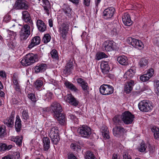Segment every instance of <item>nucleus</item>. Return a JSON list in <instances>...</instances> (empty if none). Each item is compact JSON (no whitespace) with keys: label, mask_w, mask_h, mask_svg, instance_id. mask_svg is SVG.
I'll list each match as a JSON object with an SVG mask.
<instances>
[{"label":"nucleus","mask_w":159,"mask_h":159,"mask_svg":"<svg viewBox=\"0 0 159 159\" xmlns=\"http://www.w3.org/2000/svg\"><path fill=\"white\" fill-rule=\"evenodd\" d=\"M22 115L23 118L25 121H26L29 118L28 112L26 110H24L23 111L22 113Z\"/></svg>","instance_id":"obj_47"},{"label":"nucleus","mask_w":159,"mask_h":159,"mask_svg":"<svg viewBox=\"0 0 159 159\" xmlns=\"http://www.w3.org/2000/svg\"><path fill=\"white\" fill-rule=\"evenodd\" d=\"M122 21L124 25L127 26H129L132 24L129 15L125 13L122 18Z\"/></svg>","instance_id":"obj_22"},{"label":"nucleus","mask_w":159,"mask_h":159,"mask_svg":"<svg viewBox=\"0 0 159 159\" xmlns=\"http://www.w3.org/2000/svg\"><path fill=\"white\" fill-rule=\"evenodd\" d=\"M22 18L24 21L33 25V23L30 15L27 11H22Z\"/></svg>","instance_id":"obj_18"},{"label":"nucleus","mask_w":159,"mask_h":159,"mask_svg":"<svg viewBox=\"0 0 159 159\" xmlns=\"http://www.w3.org/2000/svg\"><path fill=\"white\" fill-rule=\"evenodd\" d=\"M114 42L113 41L107 40L104 42L102 45L103 50L110 52L115 49Z\"/></svg>","instance_id":"obj_11"},{"label":"nucleus","mask_w":159,"mask_h":159,"mask_svg":"<svg viewBox=\"0 0 159 159\" xmlns=\"http://www.w3.org/2000/svg\"><path fill=\"white\" fill-rule=\"evenodd\" d=\"M62 9L66 15L69 16L70 15L71 9L68 5L64 4L63 6Z\"/></svg>","instance_id":"obj_32"},{"label":"nucleus","mask_w":159,"mask_h":159,"mask_svg":"<svg viewBox=\"0 0 159 159\" xmlns=\"http://www.w3.org/2000/svg\"><path fill=\"white\" fill-rule=\"evenodd\" d=\"M11 19V17L10 16L8 15H6L4 17L3 21H4L6 23H7Z\"/></svg>","instance_id":"obj_50"},{"label":"nucleus","mask_w":159,"mask_h":159,"mask_svg":"<svg viewBox=\"0 0 159 159\" xmlns=\"http://www.w3.org/2000/svg\"><path fill=\"white\" fill-rule=\"evenodd\" d=\"M21 40H25L30 34V27L28 24L23 25L19 32Z\"/></svg>","instance_id":"obj_4"},{"label":"nucleus","mask_w":159,"mask_h":159,"mask_svg":"<svg viewBox=\"0 0 159 159\" xmlns=\"http://www.w3.org/2000/svg\"><path fill=\"white\" fill-rule=\"evenodd\" d=\"M107 55L104 52H99L96 53L95 59L97 60H99L104 58H107Z\"/></svg>","instance_id":"obj_37"},{"label":"nucleus","mask_w":159,"mask_h":159,"mask_svg":"<svg viewBox=\"0 0 159 159\" xmlns=\"http://www.w3.org/2000/svg\"><path fill=\"white\" fill-rule=\"evenodd\" d=\"M81 86L84 91H86L88 89V84L86 82L85 83L81 85Z\"/></svg>","instance_id":"obj_55"},{"label":"nucleus","mask_w":159,"mask_h":159,"mask_svg":"<svg viewBox=\"0 0 159 159\" xmlns=\"http://www.w3.org/2000/svg\"><path fill=\"white\" fill-rule=\"evenodd\" d=\"M100 66L102 71L103 74H107L108 73L110 68L107 62L102 63Z\"/></svg>","instance_id":"obj_30"},{"label":"nucleus","mask_w":159,"mask_h":159,"mask_svg":"<svg viewBox=\"0 0 159 159\" xmlns=\"http://www.w3.org/2000/svg\"><path fill=\"white\" fill-rule=\"evenodd\" d=\"M113 132L114 135L117 137H120L121 134L125 132V129L120 126H117L114 128Z\"/></svg>","instance_id":"obj_16"},{"label":"nucleus","mask_w":159,"mask_h":159,"mask_svg":"<svg viewBox=\"0 0 159 159\" xmlns=\"http://www.w3.org/2000/svg\"><path fill=\"white\" fill-rule=\"evenodd\" d=\"M68 159H77L76 157L72 153L68 155Z\"/></svg>","instance_id":"obj_59"},{"label":"nucleus","mask_w":159,"mask_h":159,"mask_svg":"<svg viewBox=\"0 0 159 159\" xmlns=\"http://www.w3.org/2000/svg\"><path fill=\"white\" fill-rule=\"evenodd\" d=\"M134 85V83L133 80H131L128 81L125 84V92L126 93H130L132 90L133 87Z\"/></svg>","instance_id":"obj_17"},{"label":"nucleus","mask_w":159,"mask_h":159,"mask_svg":"<svg viewBox=\"0 0 159 159\" xmlns=\"http://www.w3.org/2000/svg\"><path fill=\"white\" fill-rule=\"evenodd\" d=\"M147 146L145 144L141 143L140 144V148H139V151L141 152H143L145 151Z\"/></svg>","instance_id":"obj_48"},{"label":"nucleus","mask_w":159,"mask_h":159,"mask_svg":"<svg viewBox=\"0 0 159 159\" xmlns=\"http://www.w3.org/2000/svg\"><path fill=\"white\" fill-rule=\"evenodd\" d=\"M67 29L68 26L65 24H62V27L60 28V32L61 34V37L63 39H65L66 38L67 33Z\"/></svg>","instance_id":"obj_29"},{"label":"nucleus","mask_w":159,"mask_h":159,"mask_svg":"<svg viewBox=\"0 0 159 159\" xmlns=\"http://www.w3.org/2000/svg\"><path fill=\"white\" fill-rule=\"evenodd\" d=\"M15 112L12 111L10 116L3 120V122L8 127L12 128L14 126V118L15 115Z\"/></svg>","instance_id":"obj_10"},{"label":"nucleus","mask_w":159,"mask_h":159,"mask_svg":"<svg viewBox=\"0 0 159 159\" xmlns=\"http://www.w3.org/2000/svg\"><path fill=\"white\" fill-rule=\"evenodd\" d=\"M70 148L74 151L75 150L78 152H81V147L76 143H72L70 145Z\"/></svg>","instance_id":"obj_38"},{"label":"nucleus","mask_w":159,"mask_h":159,"mask_svg":"<svg viewBox=\"0 0 159 159\" xmlns=\"http://www.w3.org/2000/svg\"><path fill=\"white\" fill-rule=\"evenodd\" d=\"M99 91L100 93L103 95H109L113 93L114 88L110 85L103 84L100 86Z\"/></svg>","instance_id":"obj_5"},{"label":"nucleus","mask_w":159,"mask_h":159,"mask_svg":"<svg viewBox=\"0 0 159 159\" xmlns=\"http://www.w3.org/2000/svg\"><path fill=\"white\" fill-rule=\"evenodd\" d=\"M128 41L129 44L136 48L141 49L144 47V45L140 40L129 37V38Z\"/></svg>","instance_id":"obj_9"},{"label":"nucleus","mask_w":159,"mask_h":159,"mask_svg":"<svg viewBox=\"0 0 159 159\" xmlns=\"http://www.w3.org/2000/svg\"><path fill=\"white\" fill-rule=\"evenodd\" d=\"M90 0H84V4L87 7L90 5Z\"/></svg>","instance_id":"obj_60"},{"label":"nucleus","mask_w":159,"mask_h":159,"mask_svg":"<svg viewBox=\"0 0 159 159\" xmlns=\"http://www.w3.org/2000/svg\"><path fill=\"white\" fill-rule=\"evenodd\" d=\"M43 149L45 151H48L50 147V141L47 137H44L43 139Z\"/></svg>","instance_id":"obj_26"},{"label":"nucleus","mask_w":159,"mask_h":159,"mask_svg":"<svg viewBox=\"0 0 159 159\" xmlns=\"http://www.w3.org/2000/svg\"><path fill=\"white\" fill-rule=\"evenodd\" d=\"M14 88L18 92H20V89L19 84H17V85H15L14 86Z\"/></svg>","instance_id":"obj_62"},{"label":"nucleus","mask_w":159,"mask_h":159,"mask_svg":"<svg viewBox=\"0 0 159 159\" xmlns=\"http://www.w3.org/2000/svg\"><path fill=\"white\" fill-rule=\"evenodd\" d=\"M122 116L123 121L126 125L132 124L134 118V116L129 111L124 112Z\"/></svg>","instance_id":"obj_6"},{"label":"nucleus","mask_w":159,"mask_h":159,"mask_svg":"<svg viewBox=\"0 0 159 159\" xmlns=\"http://www.w3.org/2000/svg\"><path fill=\"white\" fill-rule=\"evenodd\" d=\"M154 70L152 68L149 69L146 73L141 75L140 79L143 82H146L148 81L153 75Z\"/></svg>","instance_id":"obj_12"},{"label":"nucleus","mask_w":159,"mask_h":159,"mask_svg":"<svg viewBox=\"0 0 159 159\" xmlns=\"http://www.w3.org/2000/svg\"><path fill=\"white\" fill-rule=\"evenodd\" d=\"M86 159H94L95 157L92 152H88L85 157Z\"/></svg>","instance_id":"obj_46"},{"label":"nucleus","mask_w":159,"mask_h":159,"mask_svg":"<svg viewBox=\"0 0 159 159\" xmlns=\"http://www.w3.org/2000/svg\"><path fill=\"white\" fill-rule=\"evenodd\" d=\"M43 84V82L41 80H37L34 82V85L35 88L39 90Z\"/></svg>","instance_id":"obj_34"},{"label":"nucleus","mask_w":159,"mask_h":159,"mask_svg":"<svg viewBox=\"0 0 159 159\" xmlns=\"http://www.w3.org/2000/svg\"><path fill=\"white\" fill-rule=\"evenodd\" d=\"M2 159H13L12 156L11 155H8L4 157H2Z\"/></svg>","instance_id":"obj_63"},{"label":"nucleus","mask_w":159,"mask_h":159,"mask_svg":"<svg viewBox=\"0 0 159 159\" xmlns=\"http://www.w3.org/2000/svg\"><path fill=\"white\" fill-rule=\"evenodd\" d=\"M37 26L39 30L41 32H43L46 30V26L45 24L40 20H37Z\"/></svg>","instance_id":"obj_24"},{"label":"nucleus","mask_w":159,"mask_h":159,"mask_svg":"<svg viewBox=\"0 0 159 159\" xmlns=\"http://www.w3.org/2000/svg\"><path fill=\"white\" fill-rule=\"evenodd\" d=\"M76 80L77 82L80 84V86L86 82L83 79L81 78L77 79Z\"/></svg>","instance_id":"obj_52"},{"label":"nucleus","mask_w":159,"mask_h":159,"mask_svg":"<svg viewBox=\"0 0 159 159\" xmlns=\"http://www.w3.org/2000/svg\"><path fill=\"white\" fill-rule=\"evenodd\" d=\"M38 60V56L36 54L30 53L26 54L21 61V64L25 66L33 64Z\"/></svg>","instance_id":"obj_2"},{"label":"nucleus","mask_w":159,"mask_h":159,"mask_svg":"<svg viewBox=\"0 0 159 159\" xmlns=\"http://www.w3.org/2000/svg\"><path fill=\"white\" fill-rule=\"evenodd\" d=\"M74 69V63L73 61L71 60L69 61L65 66L64 69V73L65 74L69 75L72 72Z\"/></svg>","instance_id":"obj_15"},{"label":"nucleus","mask_w":159,"mask_h":159,"mask_svg":"<svg viewBox=\"0 0 159 159\" xmlns=\"http://www.w3.org/2000/svg\"><path fill=\"white\" fill-rule=\"evenodd\" d=\"M154 86L155 88L156 89V93L159 96V80H155L154 82Z\"/></svg>","instance_id":"obj_43"},{"label":"nucleus","mask_w":159,"mask_h":159,"mask_svg":"<svg viewBox=\"0 0 159 159\" xmlns=\"http://www.w3.org/2000/svg\"><path fill=\"white\" fill-rule=\"evenodd\" d=\"M50 111L53 113L55 118L61 125H65L66 123L65 115L62 112V109L60 104L54 102L51 105Z\"/></svg>","instance_id":"obj_1"},{"label":"nucleus","mask_w":159,"mask_h":159,"mask_svg":"<svg viewBox=\"0 0 159 159\" xmlns=\"http://www.w3.org/2000/svg\"><path fill=\"white\" fill-rule=\"evenodd\" d=\"M69 117L73 121V122L74 123L78 124L79 120L76 117L72 114H70L69 116Z\"/></svg>","instance_id":"obj_45"},{"label":"nucleus","mask_w":159,"mask_h":159,"mask_svg":"<svg viewBox=\"0 0 159 159\" xmlns=\"http://www.w3.org/2000/svg\"><path fill=\"white\" fill-rule=\"evenodd\" d=\"M27 97L32 102H36L37 98L34 93H30L28 94Z\"/></svg>","instance_id":"obj_40"},{"label":"nucleus","mask_w":159,"mask_h":159,"mask_svg":"<svg viewBox=\"0 0 159 159\" xmlns=\"http://www.w3.org/2000/svg\"><path fill=\"white\" fill-rule=\"evenodd\" d=\"M65 98L66 101L72 106L76 107L79 105V102L71 94H68Z\"/></svg>","instance_id":"obj_14"},{"label":"nucleus","mask_w":159,"mask_h":159,"mask_svg":"<svg viewBox=\"0 0 159 159\" xmlns=\"http://www.w3.org/2000/svg\"><path fill=\"white\" fill-rule=\"evenodd\" d=\"M52 57L56 60H58V57L57 51L55 49L52 50L50 52Z\"/></svg>","instance_id":"obj_39"},{"label":"nucleus","mask_w":159,"mask_h":159,"mask_svg":"<svg viewBox=\"0 0 159 159\" xmlns=\"http://www.w3.org/2000/svg\"><path fill=\"white\" fill-rule=\"evenodd\" d=\"M21 120L18 115L16 116L15 123V128L16 131L19 133L21 130L22 127Z\"/></svg>","instance_id":"obj_23"},{"label":"nucleus","mask_w":159,"mask_h":159,"mask_svg":"<svg viewBox=\"0 0 159 159\" xmlns=\"http://www.w3.org/2000/svg\"><path fill=\"white\" fill-rule=\"evenodd\" d=\"M135 72V69L133 67H131L125 73L124 78L126 80H129L133 77Z\"/></svg>","instance_id":"obj_19"},{"label":"nucleus","mask_w":159,"mask_h":159,"mask_svg":"<svg viewBox=\"0 0 159 159\" xmlns=\"http://www.w3.org/2000/svg\"><path fill=\"white\" fill-rule=\"evenodd\" d=\"M55 135L57 137L59 136L58 128L57 127L52 128L49 132V136L50 138H53V136Z\"/></svg>","instance_id":"obj_28"},{"label":"nucleus","mask_w":159,"mask_h":159,"mask_svg":"<svg viewBox=\"0 0 159 159\" xmlns=\"http://www.w3.org/2000/svg\"><path fill=\"white\" fill-rule=\"evenodd\" d=\"M51 39V37L49 34H44L43 39V40L44 43H47L50 41Z\"/></svg>","instance_id":"obj_42"},{"label":"nucleus","mask_w":159,"mask_h":159,"mask_svg":"<svg viewBox=\"0 0 159 159\" xmlns=\"http://www.w3.org/2000/svg\"><path fill=\"white\" fill-rule=\"evenodd\" d=\"M123 159H131L130 156L127 152L123 155Z\"/></svg>","instance_id":"obj_58"},{"label":"nucleus","mask_w":159,"mask_h":159,"mask_svg":"<svg viewBox=\"0 0 159 159\" xmlns=\"http://www.w3.org/2000/svg\"><path fill=\"white\" fill-rule=\"evenodd\" d=\"M109 132L105 133L102 134V135L104 138L106 139H109L110 138V136L108 134Z\"/></svg>","instance_id":"obj_64"},{"label":"nucleus","mask_w":159,"mask_h":159,"mask_svg":"<svg viewBox=\"0 0 159 159\" xmlns=\"http://www.w3.org/2000/svg\"><path fill=\"white\" fill-rule=\"evenodd\" d=\"M11 141L16 143V144L18 146H20L21 145L22 140V138L19 137L18 136H16L15 137H12L11 138Z\"/></svg>","instance_id":"obj_36"},{"label":"nucleus","mask_w":159,"mask_h":159,"mask_svg":"<svg viewBox=\"0 0 159 159\" xmlns=\"http://www.w3.org/2000/svg\"><path fill=\"white\" fill-rule=\"evenodd\" d=\"M0 126V138H2L4 137L6 134L5 132L6 126Z\"/></svg>","instance_id":"obj_41"},{"label":"nucleus","mask_w":159,"mask_h":159,"mask_svg":"<svg viewBox=\"0 0 159 159\" xmlns=\"http://www.w3.org/2000/svg\"><path fill=\"white\" fill-rule=\"evenodd\" d=\"M157 130H156V132L154 133V136L155 139H157L159 137V129L157 128Z\"/></svg>","instance_id":"obj_54"},{"label":"nucleus","mask_w":159,"mask_h":159,"mask_svg":"<svg viewBox=\"0 0 159 159\" xmlns=\"http://www.w3.org/2000/svg\"><path fill=\"white\" fill-rule=\"evenodd\" d=\"M12 147V145H7L5 143H0V151H3L6 150H8L11 149Z\"/></svg>","instance_id":"obj_33"},{"label":"nucleus","mask_w":159,"mask_h":159,"mask_svg":"<svg viewBox=\"0 0 159 159\" xmlns=\"http://www.w3.org/2000/svg\"><path fill=\"white\" fill-rule=\"evenodd\" d=\"M12 156V158L14 159H20V154L19 152H16L13 155H11Z\"/></svg>","instance_id":"obj_49"},{"label":"nucleus","mask_w":159,"mask_h":159,"mask_svg":"<svg viewBox=\"0 0 159 159\" xmlns=\"http://www.w3.org/2000/svg\"><path fill=\"white\" fill-rule=\"evenodd\" d=\"M47 67L46 64L43 63L38 64L34 68L35 72L36 73L43 72L46 70Z\"/></svg>","instance_id":"obj_20"},{"label":"nucleus","mask_w":159,"mask_h":159,"mask_svg":"<svg viewBox=\"0 0 159 159\" xmlns=\"http://www.w3.org/2000/svg\"><path fill=\"white\" fill-rule=\"evenodd\" d=\"M40 42V39L39 36H36L31 40V42L28 46L29 49H31L35 46L39 44Z\"/></svg>","instance_id":"obj_21"},{"label":"nucleus","mask_w":159,"mask_h":159,"mask_svg":"<svg viewBox=\"0 0 159 159\" xmlns=\"http://www.w3.org/2000/svg\"><path fill=\"white\" fill-rule=\"evenodd\" d=\"M148 63V60L145 58H142L140 59L139 63V65L141 68H143L147 67Z\"/></svg>","instance_id":"obj_35"},{"label":"nucleus","mask_w":159,"mask_h":159,"mask_svg":"<svg viewBox=\"0 0 159 159\" xmlns=\"http://www.w3.org/2000/svg\"><path fill=\"white\" fill-rule=\"evenodd\" d=\"M27 2L25 0H17L13 7L16 9L27 10L29 5Z\"/></svg>","instance_id":"obj_8"},{"label":"nucleus","mask_w":159,"mask_h":159,"mask_svg":"<svg viewBox=\"0 0 159 159\" xmlns=\"http://www.w3.org/2000/svg\"><path fill=\"white\" fill-rule=\"evenodd\" d=\"M113 120L114 124L115 125H121L123 124L122 115H117L115 116L114 117Z\"/></svg>","instance_id":"obj_27"},{"label":"nucleus","mask_w":159,"mask_h":159,"mask_svg":"<svg viewBox=\"0 0 159 159\" xmlns=\"http://www.w3.org/2000/svg\"><path fill=\"white\" fill-rule=\"evenodd\" d=\"M80 136L83 138H89L92 134L91 129L88 126L83 125L78 129Z\"/></svg>","instance_id":"obj_3"},{"label":"nucleus","mask_w":159,"mask_h":159,"mask_svg":"<svg viewBox=\"0 0 159 159\" xmlns=\"http://www.w3.org/2000/svg\"><path fill=\"white\" fill-rule=\"evenodd\" d=\"M18 74L16 73L14 74L12 77L13 81H18Z\"/></svg>","instance_id":"obj_57"},{"label":"nucleus","mask_w":159,"mask_h":159,"mask_svg":"<svg viewBox=\"0 0 159 159\" xmlns=\"http://www.w3.org/2000/svg\"><path fill=\"white\" fill-rule=\"evenodd\" d=\"M115 11V9L114 8L111 7H108L104 11L103 16L105 19L111 18L113 16Z\"/></svg>","instance_id":"obj_13"},{"label":"nucleus","mask_w":159,"mask_h":159,"mask_svg":"<svg viewBox=\"0 0 159 159\" xmlns=\"http://www.w3.org/2000/svg\"><path fill=\"white\" fill-rule=\"evenodd\" d=\"M117 60L118 63L121 65L126 66L128 64V59L125 56H119L117 58Z\"/></svg>","instance_id":"obj_25"},{"label":"nucleus","mask_w":159,"mask_h":159,"mask_svg":"<svg viewBox=\"0 0 159 159\" xmlns=\"http://www.w3.org/2000/svg\"><path fill=\"white\" fill-rule=\"evenodd\" d=\"M101 131L102 133V134L105 133L109 132L107 128L105 126L102 127L101 129Z\"/></svg>","instance_id":"obj_53"},{"label":"nucleus","mask_w":159,"mask_h":159,"mask_svg":"<svg viewBox=\"0 0 159 159\" xmlns=\"http://www.w3.org/2000/svg\"><path fill=\"white\" fill-rule=\"evenodd\" d=\"M52 93L50 92L48 93H47L46 94L45 96L46 97L48 98V99L47 100L48 101L50 99H51V98H52Z\"/></svg>","instance_id":"obj_61"},{"label":"nucleus","mask_w":159,"mask_h":159,"mask_svg":"<svg viewBox=\"0 0 159 159\" xmlns=\"http://www.w3.org/2000/svg\"><path fill=\"white\" fill-rule=\"evenodd\" d=\"M154 43L159 47V37L154 38Z\"/></svg>","instance_id":"obj_56"},{"label":"nucleus","mask_w":159,"mask_h":159,"mask_svg":"<svg viewBox=\"0 0 159 159\" xmlns=\"http://www.w3.org/2000/svg\"><path fill=\"white\" fill-rule=\"evenodd\" d=\"M53 138H50L51 139V141L53 144H57L58 143L60 140V137L59 136H57V137L55 136V135L53 136Z\"/></svg>","instance_id":"obj_44"},{"label":"nucleus","mask_w":159,"mask_h":159,"mask_svg":"<svg viewBox=\"0 0 159 159\" xmlns=\"http://www.w3.org/2000/svg\"><path fill=\"white\" fill-rule=\"evenodd\" d=\"M139 109L142 111L148 112L151 111L152 107L151 104L149 101L143 100L140 102L138 104Z\"/></svg>","instance_id":"obj_7"},{"label":"nucleus","mask_w":159,"mask_h":159,"mask_svg":"<svg viewBox=\"0 0 159 159\" xmlns=\"http://www.w3.org/2000/svg\"><path fill=\"white\" fill-rule=\"evenodd\" d=\"M64 84L67 88L72 91L77 92L78 91V89L73 84L68 81L65 82Z\"/></svg>","instance_id":"obj_31"},{"label":"nucleus","mask_w":159,"mask_h":159,"mask_svg":"<svg viewBox=\"0 0 159 159\" xmlns=\"http://www.w3.org/2000/svg\"><path fill=\"white\" fill-rule=\"evenodd\" d=\"M76 80L77 82L80 84V86L86 82L83 79L81 78L77 79Z\"/></svg>","instance_id":"obj_51"}]
</instances>
